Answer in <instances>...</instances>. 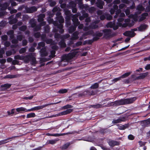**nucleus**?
Masks as SVG:
<instances>
[{"label":"nucleus","instance_id":"obj_16","mask_svg":"<svg viewBox=\"0 0 150 150\" xmlns=\"http://www.w3.org/2000/svg\"><path fill=\"white\" fill-rule=\"evenodd\" d=\"M99 132L101 134H104L106 133H110L111 132V130L110 129H101L99 130Z\"/></svg>","mask_w":150,"mask_h":150},{"label":"nucleus","instance_id":"obj_40","mask_svg":"<svg viewBox=\"0 0 150 150\" xmlns=\"http://www.w3.org/2000/svg\"><path fill=\"white\" fill-rule=\"evenodd\" d=\"M48 136H54V137H59L61 136H63L64 134H58V133H56V134H50L49 133H48Z\"/></svg>","mask_w":150,"mask_h":150},{"label":"nucleus","instance_id":"obj_64","mask_svg":"<svg viewBox=\"0 0 150 150\" xmlns=\"http://www.w3.org/2000/svg\"><path fill=\"white\" fill-rule=\"evenodd\" d=\"M19 63V62L16 59L12 61V64L13 65L18 64Z\"/></svg>","mask_w":150,"mask_h":150},{"label":"nucleus","instance_id":"obj_61","mask_svg":"<svg viewBox=\"0 0 150 150\" xmlns=\"http://www.w3.org/2000/svg\"><path fill=\"white\" fill-rule=\"evenodd\" d=\"M45 42L47 44H50L52 42V40L51 39H47L46 40Z\"/></svg>","mask_w":150,"mask_h":150},{"label":"nucleus","instance_id":"obj_13","mask_svg":"<svg viewBox=\"0 0 150 150\" xmlns=\"http://www.w3.org/2000/svg\"><path fill=\"white\" fill-rule=\"evenodd\" d=\"M41 56L42 57H45L48 55L47 53L46 52V49L45 47H42L40 51Z\"/></svg>","mask_w":150,"mask_h":150},{"label":"nucleus","instance_id":"obj_36","mask_svg":"<svg viewBox=\"0 0 150 150\" xmlns=\"http://www.w3.org/2000/svg\"><path fill=\"white\" fill-rule=\"evenodd\" d=\"M45 43L42 42H40L38 43V46L37 48L38 50H40L41 49V47H44L45 46Z\"/></svg>","mask_w":150,"mask_h":150},{"label":"nucleus","instance_id":"obj_37","mask_svg":"<svg viewBox=\"0 0 150 150\" xmlns=\"http://www.w3.org/2000/svg\"><path fill=\"white\" fill-rule=\"evenodd\" d=\"M32 28H34L37 25L36 23L34 22V20H31L29 22Z\"/></svg>","mask_w":150,"mask_h":150},{"label":"nucleus","instance_id":"obj_27","mask_svg":"<svg viewBox=\"0 0 150 150\" xmlns=\"http://www.w3.org/2000/svg\"><path fill=\"white\" fill-rule=\"evenodd\" d=\"M90 28L92 29H96L98 28V26L95 23L92 22L89 25Z\"/></svg>","mask_w":150,"mask_h":150},{"label":"nucleus","instance_id":"obj_46","mask_svg":"<svg viewBox=\"0 0 150 150\" xmlns=\"http://www.w3.org/2000/svg\"><path fill=\"white\" fill-rule=\"evenodd\" d=\"M105 16L106 18L108 20H111L112 18V16L109 14L106 13Z\"/></svg>","mask_w":150,"mask_h":150},{"label":"nucleus","instance_id":"obj_39","mask_svg":"<svg viewBox=\"0 0 150 150\" xmlns=\"http://www.w3.org/2000/svg\"><path fill=\"white\" fill-rule=\"evenodd\" d=\"M131 74V72H127L123 74L122 75L120 76V77L121 79L125 78L127 77L128 76H129Z\"/></svg>","mask_w":150,"mask_h":150},{"label":"nucleus","instance_id":"obj_15","mask_svg":"<svg viewBox=\"0 0 150 150\" xmlns=\"http://www.w3.org/2000/svg\"><path fill=\"white\" fill-rule=\"evenodd\" d=\"M9 5V4L6 2L4 3L3 4H2L1 6V5L0 10L1 11L6 10Z\"/></svg>","mask_w":150,"mask_h":150},{"label":"nucleus","instance_id":"obj_28","mask_svg":"<svg viewBox=\"0 0 150 150\" xmlns=\"http://www.w3.org/2000/svg\"><path fill=\"white\" fill-rule=\"evenodd\" d=\"M59 45L61 48H64L66 47V44L64 41L63 40H62L59 43Z\"/></svg>","mask_w":150,"mask_h":150},{"label":"nucleus","instance_id":"obj_33","mask_svg":"<svg viewBox=\"0 0 150 150\" xmlns=\"http://www.w3.org/2000/svg\"><path fill=\"white\" fill-rule=\"evenodd\" d=\"M94 34V33L93 31L91 30L85 32L84 35L85 36H87L89 35H92L93 36Z\"/></svg>","mask_w":150,"mask_h":150},{"label":"nucleus","instance_id":"obj_8","mask_svg":"<svg viewBox=\"0 0 150 150\" xmlns=\"http://www.w3.org/2000/svg\"><path fill=\"white\" fill-rule=\"evenodd\" d=\"M118 127V128L120 130H125L128 128L129 126V124H125L124 125L118 124L117 125Z\"/></svg>","mask_w":150,"mask_h":150},{"label":"nucleus","instance_id":"obj_58","mask_svg":"<svg viewBox=\"0 0 150 150\" xmlns=\"http://www.w3.org/2000/svg\"><path fill=\"white\" fill-rule=\"evenodd\" d=\"M69 4L70 6H71L72 8L75 7L76 6V4L74 3V2L73 1H70L69 3Z\"/></svg>","mask_w":150,"mask_h":150},{"label":"nucleus","instance_id":"obj_26","mask_svg":"<svg viewBox=\"0 0 150 150\" xmlns=\"http://www.w3.org/2000/svg\"><path fill=\"white\" fill-rule=\"evenodd\" d=\"M147 27V25L146 24L141 25L138 28V30L139 31H142L146 29Z\"/></svg>","mask_w":150,"mask_h":150},{"label":"nucleus","instance_id":"obj_20","mask_svg":"<svg viewBox=\"0 0 150 150\" xmlns=\"http://www.w3.org/2000/svg\"><path fill=\"white\" fill-rule=\"evenodd\" d=\"M118 9V6L117 5H114L110 11V14L112 15L114 14L116 10H117Z\"/></svg>","mask_w":150,"mask_h":150},{"label":"nucleus","instance_id":"obj_63","mask_svg":"<svg viewBox=\"0 0 150 150\" xmlns=\"http://www.w3.org/2000/svg\"><path fill=\"white\" fill-rule=\"evenodd\" d=\"M64 13L66 16L72 15L70 11L68 10H66L65 11Z\"/></svg>","mask_w":150,"mask_h":150},{"label":"nucleus","instance_id":"obj_52","mask_svg":"<svg viewBox=\"0 0 150 150\" xmlns=\"http://www.w3.org/2000/svg\"><path fill=\"white\" fill-rule=\"evenodd\" d=\"M23 38V36L21 35H18L17 36V39L19 41H21Z\"/></svg>","mask_w":150,"mask_h":150},{"label":"nucleus","instance_id":"obj_24","mask_svg":"<svg viewBox=\"0 0 150 150\" xmlns=\"http://www.w3.org/2000/svg\"><path fill=\"white\" fill-rule=\"evenodd\" d=\"M7 113L8 115L9 116H13V114H15V115H16L18 114L16 111H15V108L12 109L11 111H7Z\"/></svg>","mask_w":150,"mask_h":150},{"label":"nucleus","instance_id":"obj_6","mask_svg":"<svg viewBox=\"0 0 150 150\" xmlns=\"http://www.w3.org/2000/svg\"><path fill=\"white\" fill-rule=\"evenodd\" d=\"M73 111V109H67L65 111L59 112L57 115V116H60L63 115H66L71 113Z\"/></svg>","mask_w":150,"mask_h":150},{"label":"nucleus","instance_id":"obj_41","mask_svg":"<svg viewBox=\"0 0 150 150\" xmlns=\"http://www.w3.org/2000/svg\"><path fill=\"white\" fill-rule=\"evenodd\" d=\"M41 27L39 25H36L34 28L33 30L34 31L37 32L40 30Z\"/></svg>","mask_w":150,"mask_h":150},{"label":"nucleus","instance_id":"obj_14","mask_svg":"<svg viewBox=\"0 0 150 150\" xmlns=\"http://www.w3.org/2000/svg\"><path fill=\"white\" fill-rule=\"evenodd\" d=\"M27 110L26 108L24 107H21L19 108H16V112H18V113H21L22 112L24 111V112H28V111H27Z\"/></svg>","mask_w":150,"mask_h":150},{"label":"nucleus","instance_id":"obj_47","mask_svg":"<svg viewBox=\"0 0 150 150\" xmlns=\"http://www.w3.org/2000/svg\"><path fill=\"white\" fill-rule=\"evenodd\" d=\"M70 145V144L69 142H68L64 144L62 146V149H67Z\"/></svg>","mask_w":150,"mask_h":150},{"label":"nucleus","instance_id":"obj_3","mask_svg":"<svg viewBox=\"0 0 150 150\" xmlns=\"http://www.w3.org/2000/svg\"><path fill=\"white\" fill-rule=\"evenodd\" d=\"M53 104V103H48L40 106H36L34 107L33 108L30 109H28L27 110V111H28V112H30L31 111H33L35 110H39L42 109L43 108L46 107H47L48 106L51 105Z\"/></svg>","mask_w":150,"mask_h":150},{"label":"nucleus","instance_id":"obj_38","mask_svg":"<svg viewBox=\"0 0 150 150\" xmlns=\"http://www.w3.org/2000/svg\"><path fill=\"white\" fill-rule=\"evenodd\" d=\"M18 21V20L17 18H15L12 20H10L9 23L11 24H13L16 23Z\"/></svg>","mask_w":150,"mask_h":150},{"label":"nucleus","instance_id":"obj_17","mask_svg":"<svg viewBox=\"0 0 150 150\" xmlns=\"http://www.w3.org/2000/svg\"><path fill=\"white\" fill-rule=\"evenodd\" d=\"M16 137H17V136H12L11 137H8L6 139L1 140L0 141V145L9 142L7 141V140L11 139H13Z\"/></svg>","mask_w":150,"mask_h":150},{"label":"nucleus","instance_id":"obj_56","mask_svg":"<svg viewBox=\"0 0 150 150\" xmlns=\"http://www.w3.org/2000/svg\"><path fill=\"white\" fill-rule=\"evenodd\" d=\"M73 106L71 105L67 104L63 107V108L64 109H67L68 108H71Z\"/></svg>","mask_w":150,"mask_h":150},{"label":"nucleus","instance_id":"obj_9","mask_svg":"<svg viewBox=\"0 0 150 150\" xmlns=\"http://www.w3.org/2000/svg\"><path fill=\"white\" fill-rule=\"evenodd\" d=\"M108 144L111 147H113L115 146L119 145L120 143L117 141L112 140L109 141Z\"/></svg>","mask_w":150,"mask_h":150},{"label":"nucleus","instance_id":"obj_22","mask_svg":"<svg viewBox=\"0 0 150 150\" xmlns=\"http://www.w3.org/2000/svg\"><path fill=\"white\" fill-rule=\"evenodd\" d=\"M11 85V84H9L8 83H5L4 84H2L1 85V88H4V89H2V91H3V89L6 90L7 89H8L10 88Z\"/></svg>","mask_w":150,"mask_h":150},{"label":"nucleus","instance_id":"obj_4","mask_svg":"<svg viewBox=\"0 0 150 150\" xmlns=\"http://www.w3.org/2000/svg\"><path fill=\"white\" fill-rule=\"evenodd\" d=\"M78 17V16L76 14L73 15L72 16V20L73 22V24L77 26H78L80 24V23L77 18Z\"/></svg>","mask_w":150,"mask_h":150},{"label":"nucleus","instance_id":"obj_32","mask_svg":"<svg viewBox=\"0 0 150 150\" xmlns=\"http://www.w3.org/2000/svg\"><path fill=\"white\" fill-rule=\"evenodd\" d=\"M91 106L94 108L98 109L103 107L102 105L100 104H97L96 105H91Z\"/></svg>","mask_w":150,"mask_h":150},{"label":"nucleus","instance_id":"obj_25","mask_svg":"<svg viewBox=\"0 0 150 150\" xmlns=\"http://www.w3.org/2000/svg\"><path fill=\"white\" fill-rule=\"evenodd\" d=\"M56 20L60 23H62L64 22V19L62 16L56 17Z\"/></svg>","mask_w":150,"mask_h":150},{"label":"nucleus","instance_id":"obj_29","mask_svg":"<svg viewBox=\"0 0 150 150\" xmlns=\"http://www.w3.org/2000/svg\"><path fill=\"white\" fill-rule=\"evenodd\" d=\"M36 116L35 113L34 112H31L27 114L26 118H27L34 117Z\"/></svg>","mask_w":150,"mask_h":150},{"label":"nucleus","instance_id":"obj_1","mask_svg":"<svg viewBox=\"0 0 150 150\" xmlns=\"http://www.w3.org/2000/svg\"><path fill=\"white\" fill-rule=\"evenodd\" d=\"M137 97H134L126 99H121L120 100L115 101L114 102L115 104L117 105H121L131 104L137 99Z\"/></svg>","mask_w":150,"mask_h":150},{"label":"nucleus","instance_id":"obj_49","mask_svg":"<svg viewBox=\"0 0 150 150\" xmlns=\"http://www.w3.org/2000/svg\"><path fill=\"white\" fill-rule=\"evenodd\" d=\"M26 26L24 25L20 27L19 28V30L21 31H24L26 30Z\"/></svg>","mask_w":150,"mask_h":150},{"label":"nucleus","instance_id":"obj_48","mask_svg":"<svg viewBox=\"0 0 150 150\" xmlns=\"http://www.w3.org/2000/svg\"><path fill=\"white\" fill-rule=\"evenodd\" d=\"M54 38L56 39H58L62 38V36L58 33H55L54 34Z\"/></svg>","mask_w":150,"mask_h":150},{"label":"nucleus","instance_id":"obj_59","mask_svg":"<svg viewBox=\"0 0 150 150\" xmlns=\"http://www.w3.org/2000/svg\"><path fill=\"white\" fill-rule=\"evenodd\" d=\"M91 21L90 18L89 17H88L86 18V19H85V22H86V25H88V23L90 22Z\"/></svg>","mask_w":150,"mask_h":150},{"label":"nucleus","instance_id":"obj_5","mask_svg":"<svg viewBox=\"0 0 150 150\" xmlns=\"http://www.w3.org/2000/svg\"><path fill=\"white\" fill-rule=\"evenodd\" d=\"M26 13H32L37 11V8L35 6H32L30 7H26L25 8Z\"/></svg>","mask_w":150,"mask_h":150},{"label":"nucleus","instance_id":"obj_35","mask_svg":"<svg viewBox=\"0 0 150 150\" xmlns=\"http://www.w3.org/2000/svg\"><path fill=\"white\" fill-rule=\"evenodd\" d=\"M99 86V85L98 83H96L91 85L90 88L91 89H96L98 88Z\"/></svg>","mask_w":150,"mask_h":150},{"label":"nucleus","instance_id":"obj_54","mask_svg":"<svg viewBox=\"0 0 150 150\" xmlns=\"http://www.w3.org/2000/svg\"><path fill=\"white\" fill-rule=\"evenodd\" d=\"M112 123L113 124H117L121 122L118 118L117 120H113L112 121Z\"/></svg>","mask_w":150,"mask_h":150},{"label":"nucleus","instance_id":"obj_2","mask_svg":"<svg viewBox=\"0 0 150 150\" xmlns=\"http://www.w3.org/2000/svg\"><path fill=\"white\" fill-rule=\"evenodd\" d=\"M102 31L104 33V37L106 38H112L115 35V33H112V30L110 29H105Z\"/></svg>","mask_w":150,"mask_h":150},{"label":"nucleus","instance_id":"obj_19","mask_svg":"<svg viewBox=\"0 0 150 150\" xmlns=\"http://www.w3.org/2000/svg\"><path fill=\"white\" fill-rule=\"evenodd\" d=\"M77 26L74 25L70 26L68 29L69 33H71L74 32L76 30Z\"/></svg>","mask_w":150,"mask_h":150},{"label":"nucleus","instance_id":"obj_11","mask_svg":"<svg viewBox=\"0 0 150 150\" xmlns=\"http://www.w3.org/2000/svg\"><path fill=\"white\" fill-rule=\"evenodd\" d=\"M32 54H29L28 55H26L25 56H23L24 59V62L26 63H28L30 60V58L31 57Z\"/></svg>","mask_w":150,"mask_h":150},{"label":"nucleus","instance_id":"obj_62","mask_svg":"<svg viewBox=\"0 0 150 150\" xmlns=\"http://www.w3.org/2000/svg\"><path fill=\"white\" fill-rule=\"evenodd\" d=\"M6 25V23L4 21H1L0 22V27H4Z\"/></svg>","mask_w":150,"mask_h":150},{"label":"nucleus","instance_id":"obj_34","mask_svg":"<svg viewBox=\"0 0 150 150\" xmlns=\"http://www.w3.org/2000/svg\"><path fill=\"white\" fill-rule=\"evenodd\" d=\"M23 56H20L19 55H16L14 56V58L16 60H23L24 59Z\"/></svg>","mask_w":150,"mask_h":150},{"label":"nucleus","instance_id":"obj_7","mask_svg":"<svg viewBox=\"0 0 150 150\" xmlns=\"http://www.w3.org/2000/svg\"><path fill=\"white\" fill-rule=\"evenodd\" d=\"M135 33L134 31H126L123 33V35L126 36H129L131 38H132L135 36Z\"/></svg>","mask_w":150,"mask_h":150},{"label":"nucleus","instance_id":"obj_42","mask_svg":"<svg viewBox=\"0 0 150 150\" xmlns=\"http://www.w3.org/2000/svg\"><path fill=\"white\" fill-rule=\"evenodd\" d=\"M103 35V33H102L99 32L98 31H97L96 32L95 34H94V35H93V36H96L98 37H101Z\"/></svg>","mask_w":150,"mask_h":150},{"label":"nucleus","instance_id":"obj_50","mask_svg":"<svg viewBox=\"0 0 150 150\" xmlns=\"http://www.w3.org/2000/svg\"><path fill=\"white\" fill-rule=\"evenodd\" d=\"M1 39L4 41H6L7 40L8 37L6 35H4L1 37Z\"/></svg>","mask_w":150,"mask_h":150},{"label":"nucleus","instance_id":"obj_31","mask_svg":"<svg viewBox=\"0 0 150 150\" xmlns=\"http://www.w3.org/2000/svg\"><path fill=\"white\" fill-rule=\"evenodd\" d=\"M90 89H88L85 91L83 92L82 93L80 94L81 96H85V95H91Z\"/></svg>","mask_w":150,"mask_h":150},{"label":"nucleus","instance_id":"obj_51","mask_svg":"<svg viewBox=\"0 0 150 150\" xmlns=\"http://www.w3.org/2000/svg\"><path fill=\"white\" fill-rule=\"evenodd\" d=\"M34 35L35 38H38L40 37L41 35V34L39 32H38L35 33L34 34Z\"/></svg>","mask_w":150,"mask_h":150},{"label":"nucleus","instance_id":"obj_55","mask_svg":"<svg viewBox=\"0 0 150 150\" xmlns=\"http://www.w3.org/2000/svg\"><path fill=\"white\" fill-rule=\"evenodd\" d=\"M121 79V78L120 76L112 80V81L113 82H114V83H115L117 81L120 80Z\"/></svg>","mask_w":150,"mask_h":150},{"label":"nucleus","instance_id":"obj_30","mask_svg":"<svg viewBox=\"0 0 150 150\" xmlns=\"http://www.w3.org/2000/svg\"><path fill=\"white\" fill-rule=\"evenodd\" d=\"M31 63L32 64H35L36 63V59L34 56L32 54L30 60Z\"/></svg>","mask_w":150,"mask_h":150},{"label":"nucleus","instance_id":"obj_57","mask_svg":"<svg viewBox=\"0 0 150 150\" xmlns=\"http://www.w3.org/2000/svg\"><path fill=\"white\" fill-rule=\"evenodd\" d=\"M128 138L130 140H133L134 139V137L132 134L129 135L128 136Z\"/></svg>","mask_w":150,"mask_h":150},{"label":"nucleus","instance_id":"obj_21","mask_svg":"<svg viewBox=\"0 0 150 150\" xmlns=\"http://www.w3.org/2000/svg\"><path fill=\"white\" fill-rule=\"evenodd\" d=\"M7 34L9 35L11 39H13L14 38V32L13 30H10L7 32Z\"/></svg>","mask_w":150,"mask_h":150},{"label":"nucleus","instance_id":"obj_10","mask_svg":"<svg viewBox=\"0 0 150 150\" xmlns=\"http://www.w3.org/2000/svg\"><path fill=\"white\" fill-rule=\"evenodd\" d=\"M96 6L100 9H103V6L104 5L105 3L103 1H98L96 3Z\"/></svg>","mask_w":150,"mask_h":150},{"label":"nucleus","instance_id":"obj_18","mask_svg":"<svg viewBox=\"0 0 150 150\" xmlns=\"http://www.w3.org/2000/svg\"><path fill=\"white\" fill-rule=\"evenodd\" d=\"M148 16V14L147 13H142L139 20V21L141 22L144 20L146 18V17L147 16Z\"/></svg>","mask_w":150,"mask_h":150},{"label":"nucleus","instance_id":"obj_45","mask_svg":"<svg viewBox=\"0 0 150 150\" xmlns=\"http://www.w3.org/2000/svg\"><path fill=\"white\" fill-rule=\"evenodd\" d=\"M120 122H125L127 120V117L126 116H122L119 117Z\"/></svg>","mask_w":150,"mask_h":150},{"label":"nucleus","instance_id":"obj_43","mask_svg":"<svg viewBox=\"0 0 150 150\" xmlns=\"http://www.w3.org/2000/svg\"><path fill=\"white\" fill-rule=\"evenodd\" d=\"M68 91V90L66 89H61L59 90L58 92L61 94H63L66 93Z\"/></svg>","mask_w":150,"mask_h":150},{"label":"nucleus","instance_id":"obj_60","mask_svg":"<svg viewBox=\"0 0 150 150\" xmlns=\"http://www.w3.org/2000/svg\"><path fill=\"white\" fill-rule=\"evenodd\" d=\"M56 141L55 140H50L48 141V144H53L56 143Z\"/></svg>","mask_w":150,"mask_h":150},{"label":"nucleus","instance_id":"obj_44","mask_svg":"<svg viewBox=\"0 0 150 150\" xmlns=\"http://www.w3.org/2000/svg\"><path fill=\"white\" fill-rule=\"evenodd\" d=\"M56 53V52L54 50H52L50 52V55H49V57H50L53 58L55 56V54Z\"/></svg>","mask_w":150,"mask_h":150},{"label":"nucleus","instance_id":"obj_53","mask_svg":"<svg viewBox=\"0 0 150 150\" xmlns=\"http://www.w3.org/2000/svg\"><path fill=\"white\" fill-rule=\"evenodd\" d=\"M26 51V49L25 48H22L19 50V52L20 54H23L25 53Z\"/></svg>","mask_w":150,"mask_h":150},{"label":"nucleus","instance_id":"obj_12","mask_svg":"<svg viewBox=\"0 0 150 150\" xmlns=\"http://www.w3.org/2000/svg\"><path fill=\"white\" fill-rule=\"evenodd\" d=\"M148 74L149 73L148 72L141 73L140 74V75L139 76L137 77V79H144L148 75Z\"/></svg>","mask_w":150,"mask_h":150},{"label":"nucleus","instance_id":"obj_23","mask_svg":"<svg viewBox=\"0 0 150 150\" xmlns=\"http://www.w3.org/2000/svg\"><path fill=\"white\" fill-rule=\"evenodd\" d=\"M45 14H40L38 19V22H42L44 20V18H45Z\"/></svg>","mask_w":150,"mask_h":150}]
</instances>
